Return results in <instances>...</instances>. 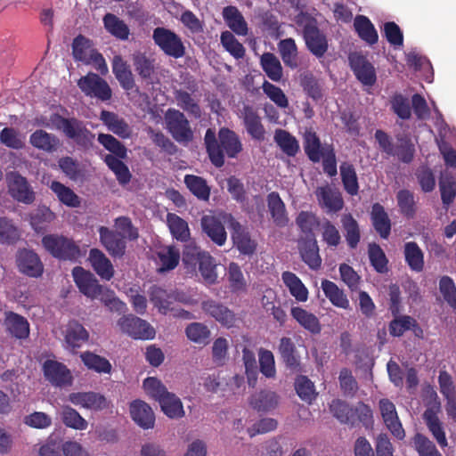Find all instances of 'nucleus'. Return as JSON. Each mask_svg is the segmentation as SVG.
<instances>
[{"label":"nucleus","instance_id":"obj_44","mask_svg":"<svg viewBox=\"0 0 456 456\" xmlns=\"http://www.w3.org/2000/svg\"><path fill=\"white\" fill-rule=\"evenodd\" d=\"M183 182L188 190L198 200L204 201H208L209 200L211 190L203 177L195 175H185Z\"/></svg>","mask_w":456,"mask_h":456},{"label":"nucleus","instance_id":"obj_27","mask_svg":"<svg viewBox=\"0 0 456 456\" xmlns=\"http://www.w3.org/2000/svg\"><path fill=\"white\" fill-rule=\"evenodd\" d=\"M202 231L218 246L224 245L227 233L223 223L216 216L206 215L201 217Z\"/></svg>","mask_w":456,"mask_h":456},{"label":"nucleus","instance_id":"obj_57","mask_svg":"<svg viewBox=\"0 0 456 456\" xmlns=\"http://www.w3.org/2000/svg\"><path fill=\"white\" fill-rule=\"evenodd\" d=\"M296 224L300 231L305 234V238H315L314 230L320 225V220L312 212L301 211L296 218Z\"/></svg>","mask_w":456,"mask_h":456},{"label":"nucleus","instance_id":"obj_13","mask_svg":"<svg viewBox=\"0 0 456 456\" xmlns=\"http://www.w3.org/2000/svg\"><path fill=\"white\" fill-rule=\"evenodd\" d=\"M72 276L79 291L85 296L91 298L102 296L104 288L98 283L97 279L91 272L76 266L72 270Z\"/></svg>","mask_w":456,"mask_h":456},{"label":"nucleus","instance_id":"obj_26","mask_svg":"<svg viewBox=\"0 0 456 456\" xmlns=\"http://www.w3.org/2000/svg\"><path fill=\"white\" fill-rule=\"evenodd\" d=\"M379 408L387 428L396 438L403 439L405 436V433L399 421L395 404L388 399H381L379 401Z\"/></svg>","mask_w":456,"mask_h":456},{"label":"nucleus","instance_id":"obj_35","mask_svg":"<svg viewBox=\"0 0 456 456\" xmlns=\"http://www.w3.org/2000/svg\"><path fill=\"white\" fill-rule=\"evenodd\" d=\"M278 49L281 60L286 67L295 69L298 68L300 62L298 58V49L296 41L291 38L282 39L278 43Z\"/></svg>","mask_w":456,"mask_h":456},{"label":"nucleus","instance_id":"obj_47","mask_svg":"<svg viewBox=\"0 0 456 456\" xmlns=\"http://www.w3.org/2000/svg\"><path fill=\"white\" fill-rule=\"evenodd\" d=\"M339 169L345 191L351 196L356 195L359 191V183L354 165L345 161L341 163Z\"/></svg>","mask_w":456,"mask_h":456},{"label":"nucleus","instance_id":"obj_12","mask_svg":"<svg viewBox=\"0 0 456 456\" xmlns=\"http://www.w3.org/2000/svg\"><path fill=\"white\" fill-rule=\"evenodd\" d=\"M139 237L138 229L128 217L116 218V257L123 256L127 243L135 241Z\"/></svg>","mask_w":456,"mask_h":456},{"label":"nucleus","instance_id":"obj_14","mask_svg":"<svg viewBox=\"0 0 456 456\" xmlns=\"http://www.w3.org/2000/svg\"><path fill=\"white\" fill-rule=\"evenodd\" d=\"M122 59L120 56L116 55V78L120 83L121 86L127 92L130 100L137 102L141 99L147 101L148 96L144 93H141L139 88L134 84L133 73L126 63H121Z\"/></svg>","mask_w":456,"mask_h":456},{"label":"nucleus","instance_id":"obj_55","mask_svg":"<svg viewBox=\"0 0 456 456\" xmlns=\"http://www.w3.org/2000/svg\"><path fill=\"white\" fill-rule=\"evenodd\" d=\"M175 99L177 105L184 111L193 116L195 118L201 117V109L200 104L191 97V94L184 90H176Z\"/></svg>","mask_w":456,"mask_h":456},{"label":"nucleus","instance_id":"obj_52","mask_svg":"<svg viewBox=\"0 0 456 456\" xmlns=\"http://www.w3.org/2000/svg\"><path fill=\"white\" fill-rule=\"evenodd\" d=\"M134 70L142 79L151 78L155 73V60L150 58L145 53L136 52L132 55Z\"/></svg>","mask_w":456,"mask_h":456},{"label":"nucleus","instance_id":"obj_62","mask_svg":"<svg viewBox=\"0 0 456 456\" xmlns=\"http://www.w3.org/2000/svg\"><path fill=\"white\" fill-rule=\"evenodd\" d=\"M51 190L57 195L58 199L63 204L69 207H78L80 204L79 198L69 187L60 182L53 181L50 186Z\"/></svg>","mask_w":456,"mask_h":456},{"label":"nucleus","instance_id":"obj_37","mask_svg":"<svg viewBox=\"0 0 456 456\" xmlns=\"http://www.w3.org/2000/svg\"><path fill=\"white\" fill-rule=\"evenodd\" d=\"M167 224L171 235L176 240L188 242L191 240V232L188 223L174 213H167Z\"/></svg>","mask_w":456,"mask_h":456},{"label":"nucleus","instance_id":"obj_31","mask_svg":"<svg viewBox=\"0 0 456 456\" xmlns=\"http://www.w3.org/2000/svg\"><path fill=\"white\" fill-rule=\"evenodd\" d=\"M371 224L382 239H387L391 233V221L384 207L374 203L370 211Z\"/></svg>","mask_w":456,"mask_h":456},{"label":"nucleus","instance_id":"obj_29","mask_svg":"<svg viewBox=\"0 0 456 456\" xmlns=\"http://www.w3.org/2000/svg\"><path fill=\"white\" fill-rule=\"evenodd\" d=\"M69 401L83 408L100 411L107 407L106 398L94 392H77L69 395Z\"/></svg>","mask_w":456,"mask_h":456},{"label":"nucleus","instance_id":"obj_23","mask_svg":"<svg viewBox=\"0 0 456 456\" xmlns=\"http://www.w3.org/2000/svg\"><path fill=\"white\" fill-rule=\"evenodd\" d=\"M329 146L332 144L322 145L320 137L312 128L305 129L303 134V147L305 155L314 163H318Z\"/></svg>","mask_w":456,"mask_h":456},{"label":"nucleus","instance_id":"obj_53","mask_svg":"<svg viewBox=\"0 0 456 456\" xmlns=\"http://www.w3.org/2000/svg\"><path fill=\"white\" fill-rule=\"evenodd\" d=\"M149 297L151 302L158 308L160 314H167L171 310V292L154 285L150 289Z\"/></svg>","mask_w":456,"mask_h":456},{"label":"nucleus","instance_id":"obj_16","mask_svg":"<svg viewBox=\"0 0 456 456\" xmlns=\"http://www.w3.org/2000/svg\"><path fill=\"white\" fill-rule=\"evenodd\" d=\"M350 67L356 78L364 86H372L377 81L374 66L367 58L359 53L349 56Z\"/></svg>","mask_w":456,"mask_h":456},{"label":"nucleus","instance_id":"obj_30","mask_svg":"<svg viewBox=\"0 0 456 456\" xmlns=\"http://www.w3.org/2000/svg\"><path fill=\"white\" fill-rule=\"evenodd\" d=\"M156 255L159 260L158 273H165L175 269L181 258L179 249L173 245L162 247Z\"/></svg>","mask_w":456,"mask_h":456},{"label":"nucleus","instance_id":"obj_18","mask_svg":"<svg viewBox=\"0 0 456 456\" xmlns=\"http://www.w3.org/2000/svg\"><path fill=\"white\" fill-rule=\"evenodd\" d=\"M201 309L205 314L214 318L221 325L231 328L236 322L234 313L224 305L208 299L201 303Z\"/></svg>","mask_w":456,"mask_h":456},{"label":"nucleus","instance_id":"obj_49","mask_svg":"<svg viewBox=\"0 0 456 456\" xmlns=\"http://www.w3.org/2000/svg\"><path fill=\"white\" fill-rule=\"evenodd\" d=\"M30 143L39 150L52 152L55 151L59 145V139L45 130H36L29 138Z\"/></svg>","mask_w":456,"mask_h":456},{"label":"nucleus","instance_id":"obj_20","mask_svg":"<svg viewBox=\"0 0 456 456\" xmlns=\"http://www.w3.org/2000/svg\"><path fill=\"white\" fill-rule=\"evenodd\" d=\"M232 240L239 252L245 256H251L256 252V242L251 239L249 232L238 222L231 223Z\"/></svg>","mask_w":456,"mask_h":456},{"label":"nucleus","instance_id":"obj_60","mask_svg":"<svg viewBox=\"0 0 456 456\" xmlns=\"http://www.w3.org/2000/svg\"><path fill=\"white\" fill-rule=\"evenodd\" d=\"M67 137L73 139L78 145L85 148L92 145L94 134L83 126V123L77 119Z\"/></svg>","mask_w":456,"mask_h":456},{"label":"nucleus","instance_id":"obj_1","mask_svg":"<svg viewBox=\"0 0 456 456\" xmlns=\"http://www.w3.org/2000/svg\"><path fill=\"white\" fill-rule=\"evenodd\" d=\"M204 143L210 162L218 168L224 165V155L235 159L243 150L239 135L228 127L219 129L218 139L215 131L208 128L204 136Z\"/></svg>","mask_w":456,"mask_h":456},{"label":"nucleus","instance_id":"obj_21","mask_svg":"<svg viewBox=\"0 0 456 456\" xmlns=\"http://www.w3.org/2000/svg\"><path fill=\"white\" fill-rule=\"evenodd\" d=\"M315 196L321 208H326L329 212H338L344 207L341 193L328 184L318 187L315 191Z\"/></svg>","mask_w":456,"mask_h":456},{"label":"nucleus","instance_id":"obj_64","mask_svg":"<svg viewBox=\"0 0 456 456\" xmlns=\"http://www.w3.org/2000/svg\"><path fill=\"white\" fill-rule=\"evenodd\" d=\"M413 444L419 456H443L435 444L420 433L414 436Z\"/></svg>","mask_w":456,"mask_h":456},{"label":"nucleus","instance_id":"obj_22","mask_svg":"<svg viewBox=\"0 0 456 456\" xmlns=\"http://www.w3.org/2000/svg\"><path fill=\"white\" fill-rule=\"evenodd\" d=\"M240 118L243 120L247 133L252 138L258 141L264 140L265 129L261 118L253 106L244 105L240 112Z\"/></svg>","mask_w":456,"mask_h":456},{"label":"nucleus","instance_id":"obj_25","mask_svg":"<svg viewBox=\"0 0 456 456\" xmlns=\"http://www.w3.org/2000/svg\"><path fill=\"white\" fill-rule=\"evenodd\" d=\"M267 208L273 224L281 228L289 224V218L285 203L277 191L270 192L266 197Z\"/></svg>","mask_w":456,"mask_h":456},{"label":"nucleus","instance_id":"obj_38","mask_svg":"<svg viewBox=\"0 0 456 456\" xmlns=\"http://www.w3.org/2000/svg\"><path fill=\"white\" fill-rule=\"evenodd\" d=\"M249 403L257 411L266 412L277 407L279 396L275 392L262 390L251 396Z\"/></svg>","mask_w":456,"mask_h":456},{"label":"nucleus","instance_id":"obj_8","mask_svg":"<svg viewBox=\"0 0 456 456\" xmlns=\"http://www.w3.org/2000/svg\"><path fill=\"white\" fill-rule=\"evenodd\" d=\"M118 324L124 333L134 339L149 340L156 336L155 329L147 321L132 314L121 317Z\"/></svg>","mask_w":456,"mask_h":456},{"label":"nucleus","instance_id":"obj_58","mask_svg":"<svg viewBox=\"0 0 456 456\" xmlns=\"http://www.w3.org/2000/svg\"><path fill=\"white\" fill-rule=\"evenodd\" d=\"M199 270L204 279L208 284H214L217 280L216 264L214 257L208 252L201 255L199 260Z\"/></svg>","mask_w":456,"mask_h":456},{"label":"nucleus","instance_id":"obj_28","mask_svg":"<svg viewBox=\"0 0 456 456\" xmlns=\"http://www.w3.org/2000/svg\"><path fill=\"white\" fill-rule=\"evenodd\" d=\"M298 249L302 260L312 270H318L322 265L319 247L315 238H305L298 241Z\"/></svg>","mask_w":456,"mask_h":456},{"label":"nucleus","instance_id":"obj_10","mask_svg":"<svg viewBox=\"0 0 456 456\" xmlns=\"http://www.w3.org/2000/svg\"><path fill=\"white\" fill-rule=\"evenodd\" d=\"M77 86L86 96L91 98L107 101L111 97V89L108 83L93 72L81 77L77 81Z\"/></svg>","mask_w":456,"mask_h":456},{"label":"nucleus","instance_id":"obj_51","mask_svg":"<svg viewBox=\"0 0 456 456\" xmlns=\"http://www.w3.org/2000/svg\"><path fill=\"white\" fill-rule=\"evenodd\" d=\"M341 224L347 245L350 248H355L361 240V232L357 221L351 214H345L341 217Z\"/></svg>","mask_w":456,"mask_h":456},{"label":"nucleus","instance_id":"obj_56","mask_svg":"<svg viewBox=\"0 0 456 456\" xmlns=\"http://www.w3.org/2000/svg\"><path fill=\"white\" fill-rule=\"evenodd\" d=\"M397 145L395 147L393 157H397L403 163L409 164L414 159L415 147L411 138L406 135H398Z\"/></svg>","mask_w":456,"mask_h":456},{"label":"nucleus","instance_id":"obj_24","mask_svg":"<svg viewBox=\"0 0 456 456\" xmlns=\"http://www.w3.org/2000/svg\"><path fill=\"white\" fill-rule=\"evenodd\" d=\"M130 415L132 419L142 428H153L155 414L151 407L143 401L135 400L130 403Z\"/></svg>","mask_w":456,"mask_h":456},{"label":"nucleus","instance_id":"obj_5","mask_svg":"<svg viewBox=\"0 0 456 456\" xmlns=\"http://www.w3.org/2000/svg\"><path fill=\"white\" fill-rule=\"evenodd\" d=\"M72 54L76 61L92 65L101 75L108 72V67L102 53L94 48L92 41L79 35L72 42Z\"/></svg>","mask_w":456,"mask_h":456},{"label":"nucleus","instance_id":"obj_19","mask_svg":"<svg viewBox=\"0 0 456 456\" xmlns=\"http://www.w3.org/2000/svg\"><path fill=\"white\" fill-rule=\"evenodd\" d=\"M4 325L6 331L17 339L23 340L29 337V322L20 314L12 311L4 312Z\"/></svg>","mask_w":456,"mask_h":456},{"label":"nucleus","instance_id":"obj_61","mask_svg":"<svg viewBox=\"0 0 456 456\" xmlns=\"http://www.w3.org/2000/svg\"><path fill=\"white\" fill-rule=\"evenodd\" d=\"M439 190L443 207L448 210L456 197V182L452 176L443 177L439 180Z\"/></svg>","mask_w":456,"mask_h":456},{"label":"nucleus","instance_id":"obj_59","mask_svg":"<svg viewBox=\"0 0 456 456\" xmlns=\"http://www.w3.org/2000/svg\"><path fill=\"white\" fill-rule=\"evenodd\" d=\"M224 48L235 59L240 60L245 56V47L230 31H224L220 37Z\"/></svg>","mask_w":456,"mask_h":456},{"label":"nucleus","instance_id":"obj_63","mask_svg":"<svg viewBox=\"0 0 456 456\" xmlns=\"http://www.w3.org/2000/svg\"><path fill=\"white\" fill-rule=\"evenodd\" d=\"M368 254L370 265L376 272L384 273L387 271L388 261L379 245L376 243L369 244Z\"/></svg>","mask_w":456,"mask_h":456},{"label":"nucleus","instance_id":"obj_2","mask_svg":"<svg viewBox=\"0 0 456 456\" xmlns=\"http://www.w3.org/2000/svg\"><path fill=\"white\" fill-rule=\"evenodd\" d=\"M330 411L341 424L353 428L361 423L366 429L373 427L372 410L362 402L352 406L342 400L336 399L330 404Z\"/></svg>","mask_w":456,"mask_h":456},{"label":"nucleus","instance_id":"obj_11","mask_svg":"<svg viewBox=\"0 0 456 456\" xmlns=\"http://www.w3.org/2000/svg\"><path fill=\"white\" fill-rule=\"evenodd\" d=\"M8 191L17 201L29 205L35 200V192L25 177L12 171L6 175Z\"/></svg>","mask_w":456,"mask_h":456},{"label":"nucleus","instance_id":"obj_42","mask_svg":"<svg viewBox=\"0 0 456 456\" xmlns=\"http://www.w3.org/2000/svg\"><path fill=\"white\" fill-rule=\"evenodd\" d=\"M89 261L98 275L102 279L110 280L112 275L111 262L105 256V255L97 248L90 250Z\"/></svg>","mask_w":456,"mask_h":456},{"label":"nucleus","instance_id":"obj_40","mask_svg":"<svg viewBox=\"0 0 456 456\" xmlns=\"http://www.w3.org/2000/svg\"><path fill=\"white\" fill-rule=\"evenodd\" d=\"M354 27L358 37L369 45L378 42L379 35L369 18L363 15H357L354 19Z\"/></svg>","mask_w":456,"mask_h":456},{"label":"nucleus","instance_id":"obj_7","mask_svg":"<svg viewBox=\"0 0 456 456\" xmlns=\"http://www.w3.org/2000/svg\"><path fill=\"white\" fill-rule=\"evenodd\" d=\"M167 131L179 143L187 144L193 140V131L183 112L168 109L165 114Z\"/></svg>","mask_w":456,"mask_h":456},{"label":"nucleus","instance_id":"obj_17","mask_svg":"<svg viewBox=\"0 0 456 456\" xmlns=\"http://www.w3.org/2000/svg\"><path fill=\"white\" fill-rule=\"evenodd\" d=\"M17 266L23 274L37 278L43 274L44 265L37 253L29 249H20L17 254Z\"/></svg>","mask_w":456,"mask_h":456},{"label":"nucleus","instance_id":"obj_32","mask_svg":"<svg viewBox=\"0 0 456 456\" xmlns=\"http://www.w3.org/2000/svg\"><path fill=\"white\" fill-rule=\"evenodd\" d=\"M223 18L227 26L237 35L246 36L248 32V24L236 6L229 5L223 9Z\"/></svg>","mask_w":456,"mask_h":456},{"label":"nucleus","instance_id":"obj_6","mask_svg":"<svg viewBox=\"0 0 456 456\" xmlns=\"http://www.w3.org/2000/svg\"><path fill=\"white\" fill-rule=\"evenodd\" d=\"M152 40L155 45L168 57L180 59L186 53V47L182 37L167 28H155L152 31Z\"/></svg>","mask_w":456,"mask_h":456},{"label":"nucleus","instance_id":"obj_4","mask_svg":"<svg viewBox=\"0 0 456 456\" xmlns=\"http://www.w3.org/2000/svg\"><path fill=\"white\" fill-rule=\"evenodd\" d=\"M42 244L46 251L60 260L76 262L82 256L75 241L63 235L47 234L43 237Z\"/></svg>","mask_w":456,"mask_h":456},{"label":"nucleus","instance_id":"obj_45","mask_svg":"<svg viewBox=\"0 0 456 456\" xmlns=\"http://www.w3.org/2000/svg\"><path fill=\"white\" fill-rule=\"evenodd\" d=\"M273 138L280 149L289 157H295L300 150L297 138L287 130L277 129Z\"/></svg>","mask_w":456,"mask_h":456},{"label":"nucleus","instance_id":"obj_41","mask_svg":"<svg viewBox=\"0 0 456 456\" xmlns=\"http://www.w3.org/2000/svg\"><path fill=\"white\" fill-rule=\"evenodd\" d=\"M291 315L303 328L312 334L321 332V323L314 314L307 312L302 307L295 306L291 308Z\"/></svg>","mask_w":456,"mask_h":456},{"label":"nucleus","instance_id":"obj_33","mask_svg":"<svg viewBox=\"0 0 456 456\" xmlns=\"http://www.w3.org/2000/svg\"><path fill=\"white\" fill-rule=\"evenodd\" d=\"M278 353L288 369L297 370L299 367L300 357L290 338L283 337L280 339Z\"/></svg>","mask_w":456,"mask_h":456},{"label":"nucleus","instance_id":"obj_36","mask_svg":"<svg viewBox=\"0 0 456 456\" xmlns=\"http://www.w3.org/2000/svg\"><path fill=\"white\" fill-rule=\"evenodd\" d=\"M404 260L409 268L416 273L424 269V253L415 241H409L403 247Z\"/></svg>","mask_w":456,"mask_h":456},{"label":"nucleus","instance_id":"obj_34","mask_svg":"<svg viewBox=\"0 0 456 456\" xmlns=\"http://www.w3.org/2000/svg\"><path fill=\"white\" fill-rule=\"evenodd\" d=\"M322 289L330 303L339 308L350 309V302L344 290L329 280H323L321 284Z\"/></svg>","mask_w":456,"mask_h":456},{"label":"nucleus","instance_id":"obj_15","mask_svg":"<svg viewBox=\"0 0 456 456\" xmlns=\"http://www.w3.org/2000/svg\"><path fill=\"white\" fill-rule=\"evenodd\" d=\"M44 376L53 387L70 386L73 377L67 366L54 360H46L43 364Z\"/></svg>","mask_w":456,"mask_h":456},{"label":"nucleus","instance_id":"obj_43","mask_svg":"<svg viewBox=\"0 0 456 456\" xmlns=\"http://www.w3.org/2000/svg\"><path fill=\"white\" fill-rule=\"evenodd\" d=\"M281 279L289 293L299 302H305L308 298V290L301 280L293 273L286 271Z\"/></svg>","mask_w":456,"mask_h":456},{"label":"nucleus","instance_id":"obj_46","mask_svg":"<svg viewBox=\"0 0 456 456\" xmlns=\"http://www.w3.org/2000/svg\"><path fill=\"white\" fill-rule=\"evenodd\" d=\"M159 403L164 414L170 419H181L185 414L182 401L174 393L167 394Z\"/></svg>","mask_w":456,"mask_h":456},{"label":"nucleus","instance_id":"obj_50","mask_svg":"<svg viewBox=\"0 0 456 456\" xmlns=\"http://www.w3.org/2000/svg\"><path fill=\"white\" fill-rule=\"evenodd\" d=\"M260 65L266 76L274 82L282 77V67L279 59L273 53H265L261 55Z\"/></svg>","mask_w":456,"mask_h":456},{"label":"nucleus","instance_id":"obj_48","mask_svg":"<svg viewBox=\"0 0 456 456\" xmlns=\"http://www.w3.org/2000/svg\"><path fill=\"white\" fill-rule=\"evenodd\" d=\"M88 332L77 321H71L68 323L65 334V341L66 343L73 347H80L83 343L87 341L88 339Z\"/></svg>","mask_w":456,"mask_h":456},{"label":"nucleus","instance_id":"obj_3","mask_svg":"<svg viewBox=\"0 0 456 456\" xmlns=\"http://www.w3.org/2000/svg\"><path fill=\"white\" fill-rule=\"evenodd\" d=\"M295 21L302 28L307 50L316 58H322L329 49V43L326 35L318 28L316 20L301 12L296 16Z\"/></svg>","mask_w":456,"mask_h":456},{"label":"nucleus","instance_id":"obj_9","mask_svg":"<svg viewBox=\"0 0 456 456\" xmlns=\"http://www.w3.org/2000/svg\"><path fill=\"white\" fill-rule=\"evenodd\" d=\"M428 394L429 397L436 401V406L432 408H428L423 413V419L434 436L436 440L437 444L442 447L447 446V439L445 436V432L443 428V423L440 421L438 418V411H440V402L438 401V395L436 391L432 387H428Z\"/></svg>","mask_w":456,"mask_h":456},{"label":"nucleus","instance_id":"obj_39","mask_svg":"<svg viewBox=\"0 0 456 456\" xmlns=\"http://www.w3.org/2000/svg\"><path fill=\"white\" fill-rule=\"evenodd\" d=\"M394 319L389 322L388 330L389 333L393 337H401L407 330H412L416 331L418 330L422 332V330L419 326L417 321L410 315H393Z\"/></svg>","mask_w":456,"mask_h":456},{"label":"nucleus","instance_id":"obj_54","mask_svg":"<svg viewBox=\"0 0 456 456\" xmlns=\"http://www.w3.org/2000/svg\"><path fill=\"white\" fill-rule=\"evenodd\" d=\"M185 334L191 342L206 346L209 342L210 330L207 325L201 322H191L185 328Z\"/></svg>","mask_w":456,"mask_h":456}]
</instances>
